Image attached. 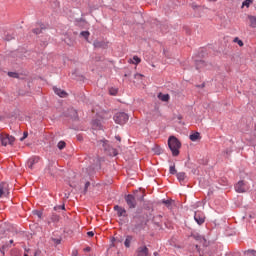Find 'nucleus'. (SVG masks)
<instances>
[{
	"mask_svg": "<svg viewBox=\"0 0 256 256\" xmlns=\"http://www.w3.org/2000/svg\"><path fill=\"white\" fill-rule=\"evenodd\" d=\"M194 239H196V241H201V240L205 241V238H203L199 235H194Z\"/></svg>",
	"mask_w": 256,
	"mask_h": 256,
	"instance_id": "34",
	"label": "nucleus"
},
{
	"mask_svg": "<svg viewBox=\"0 0 256 256\" xmlns=\"http://www.w3.org/2000/svg\"><path fill=\"white\" fill-rule=\"evenodd\" d=\"M134 79H143V74H139V73L135 74Z\"/></svg>",
	"mask_w": 256,
	"mask_h": 256,
	"instance_id": "36",
	"label": "nucleus"
},
{
	"mask_svg": "<svg viewBox=\"0 0 256 256\" xmlns=\"http://www.w3.org/2000/svg\"><path fill=\"white\" fill-rule=\"evenodd\" d=\"M1 143L4 147H7V145H11L12 143H15V137L9 135V134H2L0 136Z\"/></svg>",
	"mask_w": 256,
	"mask_h": 256,
	"instance_id": "5",
	"label": "nucleus"
},
{
	"mask_svg": "<svg viewBox=\"0 0 256 256\" xmlns=\"http://www.w3.org/2000/svg\"><path fill=\"white\" fill-rule=\"evenodd\" d=\"M10 243L12 244V243H13V240H10Z\"/></svg>",
	"mask_w": 256,
	"mask_h": 256,
	"instance_id": "45",
	"label": "nucleus"
},
{
	"mask_svg": "<svg viewBox=\"0 0 256 256\" xmlns=\"http://www.w3.org/2000/svg\"><path fill=\"white\" fill-rule=\"evenodd\" d=\"M69 117H71L72 119H77V110L71 108L69 109Z\"/></svg>",
	"mask_w": 256,
	"mask_h": 256,
	"instance_id": "21",
	"label": "nucleus"
},
{
	"mask_svg": "<svg viewBox=\"0 0 256 256\" xmlns=\"http://www.w3.org/2000/svg\"><path fill=\"white\" fill-rule=\"evenodd\" d=\"M143 229V220L141 217H134L132 219V231L134 233H139Z\"/></svg>",
	"mask_w": 256,
	"mask_h": 256,
	"instance_id": "3",
	"label": "nucleus"
},
{
	"mask_svg": "<svg viewBox=\"0 0 256 256\" xmlns=\"http://www.w3.org/2000/svg\"><path fill=\"white\" fill-rule=\"evenodd\" d=\"M90 185H91L90 182H86L85 187H84L85 193H87V189H89Z\"/></svg>",
	"mask_w": 256,
	"mask_h": 256,
	"instance_id": "38",
	"label": "nucleus"
},
{
	"mask_svg": "<svg viewBox=\"0 0 256 256\" xmlns=\"http://www.w3.org/2000/svg\"><path fill=\"white\" fill-rule=\"evenodd\" d=\"M194 220L198 225H203V223H205V214L201 211H196L194 214Z\"/></svg>",
	"mask_w": 256,
	"mask_h": 256,
	"instance_id": "9",
	"label": "nucleus"
},
{
	"mask_svg": "<svg viewBox=\"0 0 256 256\" xmlns=\"http://www.w3.org/2000/svg\"><path fill=\"white\" fill-rule=\"evenodd\" d=\"M169 173H170L171 175H176L177 169H175V164L172 165V166H170V168H169Z\"/></svg>",
	"mask_w": 256,
	"mask_h": 256,
	"instance_id": "26",
	"label": "nucleus"
},
{
	"mask_svg": "<svg viewBox=\"0 0 256 256\" xmlns=\"http://www.w3.org/2000/svg\"><path fill=\"white\" fill-rule=\"evenodd\" d=\"M234 43H237V45H239V47H243L244 43L241 39H239V37L234 38Z\"/></svg>",
	"mask_w": 256,
	"mask_h": 256,
	"instance_id": "23",
	"label": "nucleus"
},
{
	"mask_svg": "<svg viewBox=\"0 0 256 256\" xmlns=\"http://www.w3.org/2000/svg\"><path fill=\"white\" fill-rule=\"evenodd\" d=\"M129 63H133V65H139V63H141V58L134 56L133 59L129 60Z\"/></svg>",
	"mask_w": 256,
	"mask_h": 256,
	"instance_id": "17",
	"label": "nucleus"
},
{
	"mask_svg": "<svg viewBox=\"0 0 256 256\" xmlns=\"http://www.w3.org/2000/svg\"><path fill=\"white\" fill-rule=\"evenodd\" d=\"M66 143H65V141H60L58 144H57V147H58V149H60V151H62V149L64 148V147H66Z\"/></svg>",
	"mask_w": 256,
	"mask_h": 256,
	"instance_id": "27",
	"label": "nucleus"
},
{
	"mask_svg": "<svg viewBox=\"0 0 256 256\" xmlns=\"http://www.w3.org/2000/svg\"><path fill=\"white\" fill-rule=\"evenodd\" d=\"M8 75H9V77H14V78L18 77V74L15 72H9Z\"/></svg>",
	"mask_w": 256,
	"mask_h": 256,
	"instance_id": "35",
	"label": "nucleus"
},
{
	"mask_svg": "<svg viewBox=\"0 0 256 256\" xmlns=\"http://www.w3.org/2000/svg\"><path fill=\"white\" fill-rule=\"evenodd\" d=\"M117 93H119V90L117 88H113L112 87V88L109 89V94L110 95H114L115 96V95H117Z\"/></svg>",
	"mask_w": 256,
	"mask_h": 256,
	"instance_id": "25",
	"label": "nucleus"
},
{
	"mask_svg": "<svg viewBox=\"0 0 256 256\" xmlns=\"http://www.w3.org/2000/svg\"><path fill=\"white\" fill-rule=\"evenodd\" d=\"M37 163H39V157L34 156L28 160L27 166L29 169H33V166L37 165Z\"/></svg>",
	"mask_w": 256,
	"mask_h": 256,
	"instance_id": "12",
	"label": "nucleus"
},
{
	"mask_svg": "<svg viewBox=\"0 0 256 256\" xmlns=\"http://www.w3.org/2000/svg\"><path fill=\"white\" fill-rule=\"evenodd\" d=\"M72 255L77 256V251H73Z\"/></svg>",
	"mask_w": 256,
	"mask_h": 256,
	"instance_id": "42",
	"label": "nucleus"
},
{
	"mask_svg": "<svg viewBox=\"0 0 256 256\" xmlns=\"http://www.w3.org/2000/svg\"><path fill=\"white\" fill-rule=\"evenodd\" d=\"M9 196V184L2 182L0 184V199L1 197H8Z\"/></svg>",
	"mask_w": 256,
	"mask_h": 256,
	"instance_id": "8",
	"label": "nucleus"
},
{
	"mask_svg": "<svg viewBox=\"0 0 256 256\" xmlns=\"http://www.w3.org/2000/svg\"><path fill=\"white\" fill-rule=\"evenodd\" d=\"M27 137H29V133L28 132H24L23 133V137L20 138V141H25V139H27Z\"/></svg>",
	"mask_w": 256,
	"mask_h": 256,
	"instance_id": "33",
	"label": "nucleus"
},
{
	"mask_svg": "<svg viewBox=\"0 0 256 256\" xmlns=\"http://www.w3.org/2000/svg\"><path fill=\"white\" fill-rule=\"evenodd\" d=\"M176 175H177V179H178V181H180V183L182 181H184L185 179H187V175L185 174V172H179Z\"/></svg>",
	"mask_w": 256,
	"mask_h": 256,
	"instance_id": "15",
	"label": "nucleus"
},
{
	"mask_svg": "<svg viewBox=\"0 0 256 256\" xmlns=\"http://www.w3.org/2000/svg\"><path fill=\"white\" fill-rule=\"evenodd\" d=\"M199 63H200V65H205V62H203V61H200Z\"/></svg>",
	"mask_w": 256,
	"mask_h": 256,
	"instance_id": "44",
	"label": "nucleus"
},
{
	"mask_svg": "<svg viewBox=\"0 0 256 256\" xmlns=\"http://www.w3.org/2000/svg\"><path fill=\"white\" fill-rule=\"evenodd\" d=\"M114 121L118 125H125L129 121V115L125 112H118L114 115Z\"/></svg>",
	"mask_w": 256,
	"mask_h": 256,
	"instance_id": "2",
	"label": "nucleus"
},
{
	"mask_svg": "<svg viewBox=\"0 0 256 256\" xmlns=\"http://www.w3.org/2000/svg\"><path fill=\"white\" fill-rule=\"evenodd\" d=\"M168 146L173 157H177L179 155V149H181V142L179 139L175 136H170L168 139Z\"/></svg>",
	"mask_w": 256,
	"mask_h": 256,
	"instance_id": "1",
	"label": "nucleus"
},
{
	"mask_svg": "<svg viewBox=\"0 0 256 256\" xmlns=\"http://www.w3.org/2000/svg\"><path fill=\"white\" fill-rule=\"evenodd\" d=\"M117 141H121V137L116 136Z\"/></svg>",
	"mask_w": 256,
	"mask_h": 256,
	"instance_id": "43",
	"label": "nucleus"
},
{
	"mask_svg": "<svg viewBox=\"0 0 256 256\" xmlns=\"http://www.w3.org/2000/svg\"><path fill=\"white\" fill-rule=\"evenodd\" d=\"M88 237H93L95 235V233L93 231H89L87 232Z\"/></svg>",
	"mask_w": 256,
	"mask_h": 256,
	"instance_id": "40",
	"label": "nucleus"
},
{
	"mask_svg": "<svg viewBox=\"0 0 256 256\" xmlns=\"http://www.w3.org/2000/svg\"><path fill=\"white\" fill-rule=\"evenodd\" d=\"M53 91L56 95H58V97H67V92L61 90V88L54 87Z\"/></svg>",
	"mask_w": 256,
	"mask_h": 256,
	"instance_id": "13",
	"label": "nucleus"
},
{
	"mask_svg": "<svg viewBox=\"0 0 256 256\" xmlns=\"http://www.w3.org/2000/svg\"><path fill=\"white\" fill-rule=\"evenodd\" d=\"M137 256H149V248L147 246H141L137 250Z\"/></svg>",
	"mask_w": 256,
	"mask_h": 256,
	"instance_id": "11",
	"label": "nucleus"
},
{
	"mask_svg": "<svg viewBox=\"0 0 256 256\" xmlns=\"http://www.w3.org/2000/svg\"><path fill=\"white\" fill-rule=\"evenodd\" d=\"M248 19L250 21V27L255 29L256 28V17L255 16H248Z\"/></svg>",
	"mask_w": 256,
	"mask_h": 256,
	"instance_id": "16",
	"label": "nucleus"
},
{
	"mask_svg": "<svg viewBox=\"0 0 256 256\" xmlns=\"http://www.w3.org/2000/svg\"><path fill=\"white\" fill-rule=\"evenodd\" d=\"M244 255H246V256H256V250H253V249L247 250V251L244 252Z\"/></svg>",
	"mask_w": 256,
	"mask_h": 256,
	"instance_id": "22",
	"label": "nucleus"
},
{
	"mask_svg": "<svg viewBox=\"0 0 256 256\" xmlns=\"http://www.w3.org/2000/svg\"><path fill=\"white\" fill-rule=\"evenodd\" d=\"M114 211H117L118 217H127V210L119 205L114 206Z\"/></svg>",
	"mask_w": 256,
	"mask_h": 256,
	"instance_id": "10",
	"label": "nucleus"
},
{
	"mask_svg": "<svg viewBox=\"0 0 256 256\" xmlns=\"http://www.w3.org/2000/svg\"><path fill=\"white\" fill-rule=\"evenodd\" d=\"M59 209H62V210L64 211V209H65V204L59 205V206H55V207H54V211H59Z\"/></svg>",
	"mask_w": 256,
	"mask_h": 256,
	"instance_id": "31",
	"label": "nucleus"
},
{
	"mask_svg": "<svg viewBox=\"0 0 256 256\" xmlns=\"http://www.w3.org/2000/svg\"><path fill=\"white\" fill-rule=\"evenodd\" d=\"M94 47H96V48H101V47H103V42H99V41H95L94 42Z\"/></svg>",
	"mask_w": 256,
	"mask_h": 256,
	"instance_id": "30",
	"label": "nucleus"
},
{
	"mask_svg": "<svg viewBox=\"0 0 256 256\" xmlns=\"http://www.w3.org/2000/svg\"><path fill=\"white\" fill-rule=\"evenodd\" d=\"M42 29H43V28H35V29L33 30V33H35V35H39V34L41 33Z\"/></svg>",
	"mask_w": 256,
	"mask_h": 256,
	"instance_id": "32",
	"label": "nucleus"
},
{
	"mask_svg": "<svg viewBox=\"0 0 256 256\" xmlns=\"http://www.w3.org/2000/svg\"><path fill=\"white\" fill-rule=\"evenodd\" d=\"M54 170H55V167H53V164H49L48 167L45 169V173H48L49 175H53Z\"/></svg>",
	"mask_w": 256,
	"mask_h": 256,
	"instance_id": "20",
	"label": "nucleus"
},
{
	"mask_svg": "<svg viewBox=\"0 0 256 256\" xmlns=\"http://www.w3.org/2000/svg\"><path fill=\"white\" fill-rule=\"evenodd\" d=\"M35 215H37L38 219H41V217H43V212L36 211Z\"/></svg>",
	"mask_w": 256,
	"mask_h": 256,
	"instance_id": "37",
	"label": "nucleus"
},
{
	"mask_svg": "<svg viewBox=\"0 0 256 256\" xmlns=\"http://www.w3.org/2000/svg\"><path fill=\"white\" fill-rule=\"evenodd\" d=\"M251 3H253V0H244L242 7H250Z\"/></svg>",
	"mask_w": 256,
	"mask_h": 256,
	"instance_id": "24",
	"label": "nucleus"
},
{
	"mask_svg": "<svg viewBox=\"0 0 256 256\" xmlns=\"http://www.w3.org/2000/svg\"><path fill=\"white\" fill-rule=\"evenodd\" d=\"M235 191H237V193H246V191H249V184L245 181H239L235 185Z\"/></svg>",
	"mask_w": 256,
	"mask_h": 256,
	"instance_id": "6",
	"label": "nucleus"
},
{
	"mask_svg": "<svg viewBox=\"0 0 256 256\" xmlns=\"http://www.w3.org/2000/svg\"><path fill=\"white\" fill-rule=\"evenodd\" d=\"M201 137V134L199 132H195L189 136V139L192 141H197Z\"/></svg>",
	"mask_w": 256,
	"mask_h": 256,
	"instance_id": "18",
	"label": "nucleus"
},
{
	"mask_svg": "<svg viewBox=\"0 0 256 256\" xmlns=\"http://www.w3.org/2000/svg\"><path fill=\"white\" fill-rule=\"evenodd\" d=\"M51 221H53V223L59 222V215L57 214L52 215Z\"/></svg>",
	"mask_w": 256,
	"mask_h": 256,
	"instance_id": "29",
	"label": "nucleus"
},
{
	"mask_svg": "<svg viewBox=\"0 0 256 256\" xmlns=\"http://www.w3.org/2000/svg\"><path fill=\"white\" fill-rule=\"evenodd\" d=\"M80 35L82 37H84V39H89L90 33H89V31H83V32L80 33Z\"/></svg>",
	"mask_w": 256,
	"mask_h": 256,
	"instance_id": "28",
	"label": "nucleus"
},
{
	"mask_svg": "<svg viewBox=\"0 0 256 256\" xmlns=\"http://www.w3.org/2000/svg\"><path fill=\"white\" fill-rule=\"evenodd\" d=\"M158 99L160 101H163L164 103L169 102V100L171 99V96H169V94H163V93H159L158 94Z\"/></svg>",
	"mask_w": 256,
	"mask_h": 256,
	"instance_id": "14",
	"label": "nucleus"
},
{
	"mask_svg": "<svg viewBox=\"0 0 256 256\" xmlns=\"http://www.w3.org/2000/svg\"><path fill=\"white\" fill-rule=\"evenodd\" d=\"M89 251H91V247H86V248H84V252H85V253H89Z\"/></svg>",
	"mask_w": 256,
	"mask_h": 256,
	"instance_id": "41",
	"label": "nucleus"
},
{
	"mask_svg": "<svg viewBox=\"0 0 256 256\" xmlns=\"http://www.w3.org/2000/svg\"><path fill=\"white\" fill-rule=\"evenodd\" d=\"M164 205H171V200H163Z\"/></svg>",
	"mask_w": 256,
	"mask_h": 256,
	"instance_id": "39",
	"label": "nucleus"
},
{
	"mask_svg": "<svg viewBox=\"0 0 256 256\" xmlns=\"http://www.w3.org/2000/svg\"><path fill=\"white\" fill-rule=\"evenodd\" d=\"M131 241H133V237L127 236L125 241H124L125 247H127V248L131 247Z\"/></svg>",
	"mask_w": 256,
	"mask_h": 256,
	"instance_id": "19",
	"label": "nucleus"
},
{
	"mask_svg": "<svg viewBox=\"0 0 256 256\" xmlns=\"http://www.w3.org/2000/svg\"><path fill=\"white\" fill-rule=\"evenodd\" d=\"M100 145L103 147L104 151H107L108 155L111 157H117L118 152L117 149L109 147V144L105 140L100 141Z\"/></svg>",
	"mask_w": 256,
	"mask_h": 256,
	"instance_id": "4",
	"label": "nucleus"
},
{
	"mask_svg": "<svg viewBox=\"0 0 256 256\" xmlns=\"http://www.w3.org/2000/svg\"><path fill=\"white\" fill-rule=\"evenodd\" d=\"M125 201L129 209H135V207H137V200L135 199V196L128 194L125 196Z\"/></svg>",
	"mask_w": 256,
	"mask_h": 256,
	"instance_id": "7",
	"label": "nucleus"
}]
</instances>
